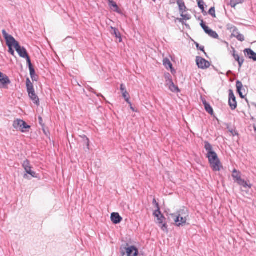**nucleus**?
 Returning <instances> with one entry per match:
<instances>
[{
  "label": "nucleus",
  "instance_id": "obj_35",
  "mask_svg": "<svg viewBox=\"0 0 256 256\" xmlns=\"http://www.w3.org/2000/svg\"><path fill=\"white\" fill-rule=\"evenodd\" d=\"M195 44L198 50H200L204 52L205 55L206 56V53L204 51V46H200L198 42H195Z\"/></svg>",
  "mask_w": 256,
  "mask_h": 256
},
{
  "label": "nucleus",
  "instance_id": "obj_14",
  "mask_svg": "<svg viewBox=\"0 0 256 256\" xmlns=\"http://www.w3.org/2000/svg\"><path fill=\"white\" fill-rule=\"evenodd\" d=\"M0 83L2 84V87L6 88H7L6 84H10V81L7 76L3 74L2 77L0 78Z\"/></svg>",
  "mask_w": 256,
  "mask_h": 256
},
{
  "label": "nucleus",
  "instance_id": "obj_50",
  "mask_svg": "<svg viewBox=\"0 0 256 256\" xmlns=\"http://www.w3.org/2000/svg\"><path fill=\"white\" fill-rule=\"evenodd\" d=\"M88 90H89V91H90V92H92V93H94V94H96V92H95L94 90V88H88Z\"/></svg>",
  "mask_w": 256,
  "mask_h": 256
},
{
  "label": "nucleus",
  "instance_id": "obj_54",
  "mask_svg": "<svg viewBox=\"0 0 256 256\" xmlns=\"http://www.w3.org/2000/svg\"><path fill=\"white\" fill-rule=\"evenodd\" d=\"M202 12L204 15H206L207 14L206 12L204 10V12L202 10Z\"/></svg>",
  "mask_w": 256,
  "mask_h": 256
},
{
  "label": "nucleus",
  "instance_id": "obj_36",
  "mask_svg": "<svg viewBox=\"0 0 256 256\" xmlns=\"http://www.w3.org/2000/svg\"><path fill=\"white\" fill-rule=\"evenodd\" d=\"M204 2L202 0H198V6L200 8L203 12L204 11Z\"/></svg>",
  "mask_w": 256,
  "mask_h": 256
},
{
  "label": "nucleus",
  "instance_id": "obj_21",
  "mask_svg": "<svg viewBox=\"0 0 256 256\" xmlns=\"http://www.w3.org/2000/svg\"><path fill=\"white\" fill-rule=\"evenodd\" d=\"M169 87V89L170 91L174 92H180V89L178 86H176L174 82H171L170 84L168 85Z\"/></svg>",
  "mask_w": 256,
  "mask_h": 256
},
{
  "label": "nucleus",
  "instance_id": "obj_19",
  "mask_svg": "<svg viewBox=\"0 0 256 256\" xmlns=\"http://www.w3.org/2000/svg\"><path fill=\"white\" fill-rule=\"evenodd\" d=\"M176 2L178 6L180 12L181 13H184V12H186V8L185 6L184 2L182 0H176Z\"/></svg>",
  "mask_w": 256,
  "mask_h": 256
},
{
  "label": "nucleus",
  "instance_id": "obj_26",
  "mask_svg": "<svg viewBox=\"0 0 256 256\" xmlns=\"http://www.w3.org/2000/svg\"><path fill=\"white\" fill-rule=\"evenodd\" d=\"M204 106L206 112H208L211 115H212L214 114L213 109L209 104H204Z\"/></svg>",
  "mask_w": 256,
  "mask_h": 256
},
{
  "label": "nucleus",
  "instance_id": "obj_33",
  "mask_svg": "<svg viewBox=\"0 0 256 256\" xmlns=\"http://www.w3.org/2000/svg\"><path fill=\"white\" fill-rule=\"evenodd\" d=\"M154 215L155 217H158V216H160L161 215H162L160 210V206L156 207V210L154 212Z\"/></svg>",
  "mask_w": 256,
  "mask_h": 256
},
{
  "label": "nucleus",
  "instance_id": "obj_47",
  "mask_svg": "<svg viewBox=\"0 0 256 256\" xmlns=\"http://www.w3.org/2000/svg\"><path fill=\"white\" fill-rule=\"evenodd\" d=\"M38 122H39V124L42 126H43L44 124H43V120H42V118L41 117V116H38Z\"/></svg>",
  "mask_w": 256,
  "mask_h": 256
},
{
  "label": "nucleus",
  "instance_id": "obj_38",
  "mask_svg": "<svg viewBox=\"0 0 256 256\" xmlns=\"http://www.w3.org/2000/svg\"><path fill=\"white\" fill-rule=\"evenodd\" d=\"M235 52H236V50H235L234 48H233L234 54H233L232 56L236 61H237V62L240 61L241 60V58L240 57V56L238 54H235Z\"/></svg>",
  "mask_w": 256,
  "mask_h": 256
},
{
  "label": "nucleus",
  "instance_id": "obj_42",
  "mask_svg": "<svg viewBox=\"0 0 256 256\" xmlns=\"http://www.w3.org/2000/svg\"><path fill=\"white\" fill-rule=\"evenodd\" d=\"M244 58H241V60L240 61H238V66H239V69H240L244 62Z\"/></svg>",
  "mask_w": 256,
  "mask_h": 256
},
{
  "label": "nucleus",
  "instance_id": "obj_9",
  "mask_svg": "<svg viewBox=\"0 0 256 256\" xmlns=\"http://www.w3.org/2000/svg\"><path fill=\"white\" fill-rule=\"evenodd\" d=\"M128 256H138V250L134 246H131L126 248Z\"/></svg>",
  "mask_w": 256,
  "mask_h": 256
},
{
  "label": "nucleus",
  "instance_id": "obj_23",
  "mask_svg": "<svg viewBox=\"0 0 256 256\" xmlns=\"http://www.w3.org/2000/svg\"><path fill=\"white\" fill-rule=\"evenodd\" d=\"M26 86L28 92L34 90V86H33L29 78H27V79H26Z\"/></svg>",
  "mask_w": 256,
  "mask_h": 256
},
{
  "label": "nucleus",
  "instance_id": "obj_6",
  "mask_svg": "<svg viewBox=\"0 0 256 256\" xmlns=\"http://www.w3.org/2000/svg\"><path fill=\"white\" fill-rule=\"evenodd\" d=\"M228 92V104L232 110H234L237 107L236 98L232 90H230Z\"/></svg>",
  "mask_w": 256,
  "mask_h": 256
},
{
  "label": "nucleus",
  "instance_id": "obj_2",
  "mask_svg": "<svg viewBox=\"0 0 256 256\" xmlns=\"http://www.w3.org/2000/svg\"><path fill=\"white\" fill-rule=\"evenodd\" d=\"M13 127L18 130L19 129L22 132H28L30 126L28 125L24 120L20 119H16L13 122Z\"/></svg>",
  "mask_w": 256,
  "mask_h": 256
},
{
  "label": "nucleus",
  "instance_id": "obj_4",
  "mask_svg": "<svg viewBox=\"0 0 256 256\" xmlns=\"http://www.w3.org/2000/svg\"><path fill=\"white\" fill-rule=\"evenodd\" d=\"M15 49L20 57L26 58L28 64L32 63L27 51L24 47H22L20 44H18L16 45Z\"/></svg>",
  "mask_w": 256,
  "mask_h": 256
},
{
  "label": "nucleus",
  "instance_id": "obj_22",
  "mask_svg": "<svg viewBox=\"0 0 256 256\" xmlns=\"http://www.w3.org/2000/svg\"><path fill=\"white\" fill-rule=\"evenodd\" d=\"M176 216H185V218H187L188 217V212L187 208H184L180 210L178 212Z\"/></svg>",
  "mask_w": 256,
  "mask_h": 256
},
{
  "label": "nucleus",
  "instance_id": "obj_41",
  "mask_svg": "<svg viewBox=\"0 0 256 256\" xmlns=\"http://www.w3.org/2000/svg\"><path fill=\"white\" fill-rule=\"evenodd\" d=\"M230 132L233 136H238V132L235 129H232L230 130Z\"/></svg>",
  "mask_w": 256,
  "mask_h": 256
},
{
  "label": "nucleus",
  "instance_id": "obj_49",
  "mask_svg": "<svg viewBox=\"0 0 256 256\" xmlns=\"http://www.w3.org/2000/svg\"><path fill=\"white\" fill-rule=\"evenodd\" d=\"M152 204L156 206V207H158L159 204L158 202H156V198H154L152 200Z\"/></svg>",
  "mask_w": 256,
  "mask_h": 256
},
{
  "label": "nucleus",
  "instance_id": "obj_17",
  "mask_svg": "<svg viewBox=\"0 0 256 256\" xmlns=\"http://www.w3.org/2000/svg\"><path fill=\"white\" fill-rule=\"evenodd\" d=\"M111 29L112 30V32H111L112 34H114L116 38H117L118 40V42H120L122 41V38L121 36V34L118 30L116 28L111 27Z\"/></svg>",
  "mask_w": 256,
  "mask_h": 256
},
{
  "label": "nucleus",
  "instance_id": "obj_8",
  "mask_svg": "<svg viewBox=\"0 0 256 256\" xmlns=\"http://www.w3.org/2000/svg\"><path fill=\"white\" fill-rule=\"evenodd\" d=\"M156 218H157L156 223L159 224L162 230L163 231H168V226L166 222V218L164 215L162 214Z\"/></svg>",
  "mask_w": 256,
  "mask_h": 256
},
{
  "label": "nucleus",
  "instance_id": "obj_44",
  "mask_svg": "<svg viewBox=\"0 0 256 256\" xmlns=\"http://www.w3.org/2000/svg\"><path fill=\"white\" fill-rule=\"evenodd\" d=\"M8 52L12 56L14 54V51L12 49V46L8 47Z\"/></svg>",
  "mask_w": 256,
  "mask_h": 256
},
{
  "label": "nucleus",
  "instance_id": "obj_13",
  "mask_svg": "<svg viewBox=\"0 0 256 256\" xmlns=\"http://www.w3.org/2000/svg\"><path fill=\"white\" fill-rule=\"evenodd\" d=\"M28 94L30 100L33 102L35 104L36 106H39V98L37 95L36 94L34 90L28 92Z\"/></svg>",
  "mask_w": 256,
  "mask_h": 256
},
{
  "label": "nucleus",
  "instance_id": "obj_55",
  "mask_svg": "<svg viewBox=\"0 0 256 256\" xmlns=\"http://www.w3.org/2000/svg\"><path fill=\"white\" fill-rule=\"evenodd\" d=\"M4 74H2L1 72H0V78L2 77Z\"/></svg>",
  "mask_w": 256,
  "mask_h": 256
},
{
  "label": "nucleus",
  "instance_id": "obj_7",
  "mask_svg": "<svg viewBox=\"0 0 256 256\" xmlns=\"http://www.w3.org/2000/svg\"><path fill=\"white\" fill-rule=\"evenodd\" d=\"M172 216L174 218V221L177 226H183L186 225L187 218H185V216H175V214H172Z\"/></svg>",
  "mask_w": 256,
  "mask_h": 256
},
{
  "label": "nucleus",
  "instance_id": "obj_15",
  "mask_svg": "<svg viewBox=\"0 0 256 256\" xmlns=\"http://www.w3.org/2000/svg\"><path fill=\"white\" fill-rule=\"evenodd\" d=\"M31 78L33 81H36L38 76L35 74V70L32 63L28 64Z\"/></svg>",
  "mask_w": 256,
  "mask_h": 256
},
{
  "label": "nucleus",
  "instance_id": "obj_1",
  "mask_svg": "<svg viewBox=\"0 0 256 256\" xmlns=\"http://www.w3.org/2000/svg\"><path fill=\"white\" fill-rule=\"evenodd\" d=\"M204 148L208 152L206 158L208 160L210 166L214 171L217 172L220 170L222 166L218 158L216 153L212 150L211 144L208 141L204 142Z\"/></svg>",
  "mask_w": 256,
  "mask_h": 256
},
{
  "label": "nucleus",
  "instance_id": "obj_29",
  "mask_svg": "<svg viewBox=\"0 0 256 256\" xmlns=\"http://www.w3.org/2000/svg\"><path fill=\"white\" fill-rule=\"evenodd\" d=\"M108 4L110 6H112L114 8V10L116 12H118V7L114 2L112 0H109Z\"/></svg>",
  "mask_w": 256,
  "mask_h": 256
},
{
  "label": "nucleus",
  "instance_id": "obj_27",
  "mask_svg": "<svg viewBox=\"0 0 256 256\" xmlns=\"http://www.w3.org/2000/svg\"><path fill=\"white\" fill-rule=\"evenodd\" d=\"M164 78L167 86L171 82H173L171 75L168 72L165 74Z\"/></svg>",
  "mask_w": 256,
  "mask_h": 256
},
{
  "label": "nucleus",
  "instance_id": "obj_40",
  "mask_svg": "<svg viewBox=\"0 0 256 256\" xmlns=\"http://www.w3.org/2000/svg\"><path fill=\"white\" fill-rule=\"evenodd\" d=\"M181 16L183 18L184 20H188L190 19L191 17L190 15L188 14H184V13H181Z\"/></svg>",
  "mask_w": 256,
  "mask_h": 256
},
{
  "label": "nucleus",
  "instance_id": "obj_11",
  "mask_svg": "<svg viewBox=\"0 0 256 256\" xmlns=\"http://www.w3.org/2000/svg\"><path fill=\"white\" fill-rule=\"evenodd\" d=\"M244 52L246 57H248V58L256 62V53L252 49L250 48H246L244 50Z\"/></svg>",
  "mask_w": 256,
  "mask_h": 256
},
{
  "label": "nucleus",
  "instance_id": "obj_52",
  "mask_svg": "<svg viewBox=\"0 0 256 256\" xmlns=\"http://www.w3.org/2000/svg\"><path fill=\"white\" fill-rule=\"evenodd\" d=\"M202 102L204 106V104H208V102H207L206 101V100L205 99H202Z\"/></svg>",
  "mask_w": 256,
  "mask_h": 256
},
{
  "label": "nucleus",
  "instance_id": "obj_24",
  "mask_svg": "<svg viewBox=\"0 0 256 256\" xmlns=\"http://www.w3.org/2000/svg\"><path fill=\"white\" fill-rule=\"evenodd\" d=\"M22 166L25 171L28 170V169H32V168L30 162L28 160H26L24 161Z\"/></svg>",
  "mask_w": 256,
  "mask_h": 256
},
{
  "label": "nucleus",
  "instance_id": "obj_20",
  "mask_svg": "<svg viewBox=\"0 0 256 256\" xmlns=\"http://www.w3.org/2000/svg\"><path fill=\"white\" fill-rule=\"evenodd\" d=\"M163 64L166 68H170L172 72L173 71H174L172 68V64L170 62V60L168 58L164 59Z\"/></svg>",
  "mask_w": 256,
  "mask_h": 256
},
{
  "label": "nucleus",
  "instance_id": "obj_45",
  "mask_svg": "<svg viewBox=\"0 0 256 256\" xmlns=\"http://www.w3.org/2000/svg\"><path fill=\"white\" fill-rule=\"evenodd\" d=\"M120 90L122 92H124V91H126L125 86L124 84H121L120 86Z\"/></svg>",
  "mask_w": 256,
  "mask_h": 256
},
{
  "label": "nucleus",
  "instance_id": "obj_43",
  "mask_svg": "<svg viewBox=\"0 0 256 256\" xmlns=\"http://www.w3.org/2000/svg\"><path fill=\"white\" fill-rule=\"evenodd\" d=\"M26 174H24V178H27V177H28L27 174H30V172H32V170H31V169H28V170H26Z\"/></svg>",
  "mask_w": 256,
  "mask_h": 256
},
{
  "label": "nucleus",
  "instance_id": "obj_53",
  "mask_svg": "<svg viewBox=\"0 0 256 256\" xmlns=\"http://www.w3.org/2000/svg\"><path fill=\"white\" fill-rule=\"evenodd\" d=\"M96 95H97L98 96H101L104 99H105L104 97L101 94H96Z\"/></svg>",
  "mask_w": 256,
  "mask_h": 256
},
{
  "label": "nucleus",
  "instance_id": "obj_46",
  "mask_svg": "<svg viewBox=\"0 0 256 256\" xmlns=\"http://www.w3.org/2000/svg\"><path fill=\"white\" fill-rule=\"evenodd\" d=\"M32 178H38V174H36L34 172L32 171V172H30V174Z\"/></svg>",
  "mask_w": 256,
  "mask_h": 256
},
{
  "label": "nucleus",
  "instance_id": "obj_3",
  "mask_svg": "<svg viewBox=\"0 0 256 256\" xmlns=\"http://www.w3.org/2000/svg\"><path fill=\"white\" fill-rule=\"evenodd\" d=\"M2 34L4 38L6 45L8 47L14 46L16 48V45L19 43L14 39V38L11 35L8 34L5 30H2Z\"/></svg>",
  "mask_w": 256,
  "mask_h": 256
},
{
  "label": "nucleus",
  "instance_id": "obj_30",
  "mask_svg": "<svg viewBox=\"0 0 256 256\" xmlns=\"http://www.w3.org/2000/svg\"><path fill=\"white\" fill-rule=\"evenodd\" d=\"M122 93V96L125 99L126 101L128 104H130V95L127 92V91H124Z\"/></svg>",
  "mask_w": 256,
  "mask_h": 256
},
{
  "label": "nucleus",
  "instance_id": "obj_10",
  "mask_svg": "<svg viewBox=\"0 0 256 256\" xmlns=\"http://www.w3.org/2000/svg\"><path fill=\"white\" fill-rule=\"evenodd\" d=\"M236 87L237 92L239 94L240 97L242 98H244L245 90L243 88V84L240 80L236 82Z\"/></svg>",
  "mask_w": 256,
  "mask_h": 256
},
{
  "label": "nucleus",
  "instance_id": "obj_18",
  "mask_svg": "<svg viewBox=\"0 0 256 256\" xmlns=\"http://www.w3.org/2000/svg\"><path fill=\"white\" fill-rule=\"evenodd\" d=\"M232 177L233 178L234 182H236L242 179L240 172L237 171L236 169H234L232 172Z\"/></svg>",
  "mask_w": 256,
  "mask_h": 256
},
{
  "label": "nucleus",
  "instance_id": "obj_51",
  "mask_svg": "<svg viewBox=\"0 0 256 256\" xmlns=\"http://www.w3.org/2000/svg\"><path fill=\"white\" fill-rule=\"evenodd\" d=\"M130 104V109L133 111V112H135V110L134 108L132 106V103L130 102V104Z\"/></svg>",
  "mask_w": 256,
  "mask_h": 256
},
{
  "label": "nucleus",
  "instance_id": "obj_28",
  "mask_svg": "<svg viewBox=\"0 0 256 256\" xmlns=\"http://www.w3.org/2000/svg\"><path fill=\"white\" fill-rule=\"evenodd\" d=\"M206 34H208L210 36H211L212 38H218V34L216 32L212 30L211 29H210V30L208 31V32Z\"/></svg>",
  "mask_w": 256,
  "mask_h": 256
},
{
  "label": "nucleus",
  "instance_id": "obj_25",
  "mask_svg": "<svg viewBox=\"0 0 256 256\" xmlns=\"http://www.w3.org/2000/svg\"><path fill=\"white\" fill-rule=\"evenodd\" d=\"M240 186H242L244 188H250L252 187V184H248L246 181H245L243 179H241L237 182Z\"/></svg>",
  "mask_w": 256,
  "mask_h": 256
},
{
  "label": "nucleus",
  "instance_id": "obj_31",
  "mask_svg": "<svg viewBox=\"0 0 256 256\" xmlns=\"http://www.w3.org/2000/svg\"><path fill=\"white\" fill-rule=\"evenodd\" d=\"M200 25L206 33H207L210 29L208 26L206 25L202 20H201Z\"/></svg>",
  "mask_w": 256,
  "mask_h": 256
},
{
  "label": "nucleus",
  "instance_id": "obj_5",
  "mask_svg": "<svg viewBox=\"0 0 256 256\" xmlns=\"http://www.w3.org/2000/svg\"><path fill=\"white\" fill-rule=\"evenodd\" d=\"M196 63L198 68L202 70L206 69L210 66V64L208 61L200 56H197L196 58Z\"/></svg>",
  "mask_w": 256,
  "mask_h": 256
},
{
  "label": "nucleus",
  "instance_id": "obj_39",
  "mask_svg": "<svg viewBox=\"0 0 256 256\" xmlns=\"http://www.w3.org/2000/svg\"><path fill=\"white\" fill-rule=\"evenodd\" d=\"M236 39L240 42H243L244 40V36L242 34H239L238 35L236 36Z\"/></svg>",
  "mask_w": 256,
  "mask_h": 256
},
{
  "label": "nucleus",
  "instance_id": "obj_32",
  "mask_svg": "<svg viewBox=\"0 0 256 256\" xmlns=\"http://www.w3.org/2000/svg\"><path fill=\"white\" fill-rule=\"evenodd\" d=\"M240 2H241L239 0H231L230 2V5L232 7L234 8Z\"/></svg>",
  "mask_w": 256,
  "mask_h": 256
},
{
  "label": "nucleus",
  "instance_id": "obj_37",
  "mask_svg": "<svg viewBox=\"0 0 256 256\" xmlns=\"http://www.w3.org/2000/svg\"><path fill=\"white\" fill-rule=\"evenodd\" d=\"M83 142L84 144L86 145V148L89 150V140L86 136H84Z\"/></svg>",
  "mask_w": 256,
  "mask_h": 256
},
{
  "label": "nucleus",
  "instance_id": "obj_16",
  "mask_svg": "<svg viewBox=\"0 0 256 256\" xmlns=\"http://www.w3.org/2000/svg\"><path fill=\"white\" fill-rule=\"evenodd\" d=\"M228 30H230L232 32V36L233 37L236 38V36L240 34L238 29L234 26L231 24L228 25Z\"/></svg>",
  "mask_w": 256,
  "mask_h": 256
},
{
  "label": "nucleus",
  "instance_id": "obj_34",
  "mask_svg": "<svg viewBox=\"0 0 256 256\" xmlns=\"http://www.w3.org/2000/svg\"><path fill=\"white\" fill-rule=\"evenodd\" d=\"M208 14L212 16L213 18H216V14H215V8L214 7H212L208 12Z\"/></svg>",
  "mask_w": 256,
  "mask_h": 256
},
{
  "label": "nucleus",
  "instance_id": "obj_48",
  "mask_svg": "<svg viewBox=\"0 0 256 256\" xmlns=\"http://www.w3.org/2000/svg\"><path fill=\"white\" fill-rule=\"evenodd\" d=\"M178 20L180 22L182 23L183 24H185L186 26H189L188 24H186L184 23L183 18H178Z\"/></svg>",
  "mask_w": 256,
  "mask_h": 256
},
{
  "label": "nucleus",
  "instance_id": "obj_12",
  "mask_svg": "<svg viewBox=\"0 0 256 256\" xmlns=\"http://www.w3.org/2000/svg\"><path fill=\"white\" fill-rule=\"evenodd\" d=\"M110 218L112 222L114 224L120 223L122 220L119 214L117 212H112L111 214Z\"/></svg>",
  "mask_w": 256,
  "mask_h": 256
}]
</instances>
